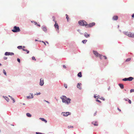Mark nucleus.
<instances>
[{
    "label": "nucleus",
    "mask_w": 134,
    "mask_h": 134,
    "mask_svg": "<svg viewBox=\"0 0 134 134\" xmlns=\"http://www.w3.org/2000/svg\"><path fill=\"white\" fill-rule=\"evenodd\" d=\"M42 29H43V31L44 32H46L47 30L46 28V27L44 26H42L41 27Z\"/></svg>",
    "instance_id": "obj_12"
},
{
    "label": "nucleus",
    "mask_w": 134,
    "mask_h": 134,
    "mask_svg": "<svg viewBox=\"0 0 134 134\" xmlns=\"http://www.w3.org/2000/svg\"><path fill=\"white\" fill-rule=\"evenodd\" d=\"M46 102L47 103H49V104L50 103L48 101H46Z\"/></svg>",
    "instance_id": "obj_51"
},
{
    "label": "nucleus",
    "mask_w": 134,
    "mask_h": 134,
    "mask_svg": "<svg viewBox=\"0 0 134 134\" xmlns=\"http://www.w3.org/2000/svg\"><path fill=\"white\" fill-rule=\"evenodd\" d=\"M23 105H25V103H23Z\"/></svg>",
    "instance_id": "obj_62"
},
{
    "label": "nucleus",
    "mask_w": 134,
    "mask_h": 134,
    "mask_svg": "<svg viewBox=\"0 0 134 134\" xmlns=\"http://www.w3.org/2000/svg\"><path fill=\"white\" fill-rule=\"evenodd\" d=\"M64 86L65 88H67V86L66 84H64Z\"/></svg>",
    "instance_id": "obj_34"
},
{
    "label": "nucleus",
    "mask_w": 134,
    "mask_h": 134,
    "mask_svg": "<svg viewBox=\"0 0 134 134\" xmlns=\"http://www.w3.org/2000/svg\"><path fill=\"white\" fill-rule=\"evenodd\" d=\"M12 31L14 32H20V30L19 27L15 26L13 27V29L12 30Z\"/></svg>",
    "instance_id": "obj_4"
},
{
    "label": "nucleus",
    "mask_w": 134,
    "mask_h": 134,
    "mask_svg": "<svg viewBox=\"0 0 134 134\" xmlns=\"http://www.w3.org/2000/svg\"><path fill=\"white\" fill-rule=\"evenodd\" d=\"M108 90H109L110 89V87H109L108 88Z\"/></svg>",
    "instance_id": "obj_53"
},
{
    "label": "nucleus",
    "mask_w": 134,
    "mask_h": 134,
    "mask_svg": "<svg viewBox=\"0 0 134 134\" xmlns=\"http://www.w3.org/2000/svg\"><path fill=\"white\" fill-rule=\"evenodd\" d=\"M128 102L130 104H131V100H130V99H128Z\"/></svg>",
    "instance_id": "obj_37"
},
{
    "label": "nucleus",
    "mask_w": 134,
    "mask_h": 134,
    "mask_svg": "<svg viewBox=\"0 0 134 134\" xmlns=\"http://www.w3.org/2000/svg\"><path fill=\"white\" fill-rule=\"evenodd\" d=\"M2 65L1 63H0V66H2Z\"/></svg>",
    "instance_id": "obj_60"
},
{
    "label": "nucleus",
    "mask_w": 134,
    "mask_h": 134,
    "mask_svg": "<svg viewBox=\"0 0 134 134\" xmlns=\"http://www.w3.org/2000/svg\"><path fill=\"white\" fill-rule=\"evenodd\" d=\"M127 78H125L122 79V80L124 81H128Z\"/></svg>",
    "instance_id": "obj_27"
},
{
    "label": "nucleus",
    "mask_w": 134,
    "mask_h": 134,
    "mask_svg": "<svg viewBox=\"0 0 134 134\" xmlns=\"http://www.w3.org/2000/svg\"><path fill=\"white\" fill-rule=\"evenodd\" d=\"M63 67L64 68H66V67L65 65H63Z\"/></svg>",
    "instance_id": "obj_47"
},
{
    "label": "nucleus",
    "mask_w": 134,
    "mask_h": 134,
    "mask_svg": "<svg viewBox=\"0 0 134 134\" xmlns=\"http://www.w3.org/2000/svg\"><path fill=\"white\" fill-rule=\"evenodd\" d=\"M22 47H23V48L24 49V48H25V46H23Z\"/></svg>",
    "instance_id": "obj_57"
},
{
    "label": "nucleus",
    "mask_w": 134,
    "mask_h": 134,
    "mask_svg": "<svg viewBox=\"0 0 134 134\" xmlns=\"http://www.w3.org/2000/svg\"><path fill=\"white\" fill-rule=\"evenodd\" d=\"M41 94V93L39 92L38 93H37L35 94V95H40Z\"/></svg>",
    "instance_id": "obj_38"
},
{
    "label": "nucleus",
    "mask_w": 134,
    "mask_h": 134,
    "mask_svg": "<svg viewBox=\"0 0 134 134\" xmlns=\"http://www.w3.org/2000/svg\"><path fill=\"white\" fill-rule=\"evenodd\" d=\"M96 101H97V102H99V103H101V102H100V100H98V99H97L96 100Z\"/></svg>",
    "instance_id": "obj_39"
},
{
    "label": "nucleus",
    "mask_w": 134,
    "mask_h": 134,
    "mask_svg": "<svg viewBox=\"0 0 134 134\" xmlns=\"http://www.w3.org/2000/svg\"><path fill=\"white\" fill-rule=\"evenodd\" d=\"M35 41H38L36 39V40H35Z\"/></svg>",
    "instance_id": "obj_59"
},
{
    "label": "nucleus",
    "mask_w": 134,
    "mask_h": 134,
    "mask_svg": "<svg viewBox=\"0 0 134 134\" xmlns=\"http://www.w3.org/2000/svg\"><path fill=\"white\" fill-rule=\"evenodd\" d=\"M99 97V96H95V95H94V97L96 98V99H97V98H96L97 97Z\"/></svg>",
    "instance_id": "obj_40"
},
{
    "label": "nucleus",
    "mask_w": 134,
    "mask_h": 134,
    "mask_svg": "<svg viewBox=\"0 0 134 134\" xmlns=\"http://www.w3.org/2000/svg\"><path fill=\"white\" fill-rule=\"evenodd\" d=\"M32 60H36V59H35V57L34 56H33L32 57Z\"/></svg>",
    "instance_id": "obj_30"
},
{
    "label": "nucleus",
    "mask_w": 134,
    "mask_h": 134,
    "mask_svg": "<svg viewBox=\"0 0 134 134\" xmlns=\"http://www.w3.org/2000/svg\"><path fill=\"white\" fill-rule=\"evenodd\" d=\"M128 98H124V99L126 101H127V100L128 99Z\"/></svg>",
    "instance_id": "obj_44"
},
{
    "label": "nucleus",
    "mask_w": 134,
    "mask_h": 134,
    "mask_svg": "<svg viewBox=\"0 0 134 134\" xmlns=\"http://www.w3.org/2000/svg\"><path fill=\"white\" fill-rule=\"evenodd\" d=\"M46 42V43H47L48 44V42Z\"/></svg>",
    "instance_id": "obj_64"
},
{
    "label": "nucleus",
    "mask_w": 134,
    "mask_h": 134,
    "mask_svg": "<svg viewBox=\"0 0 134 134\" xmlns=\"http://www.w3.org/2000/svg\"><path fill=\"white\" fill-rule=\"evenodd\" d=\"M128 81H131L134 78L133 77H130L128 78H127Z\"/></svg>",
    "instance_id": "obj_16"
},
{
    "label": "nucleus",
    "mask_w": 134,
    "mask_h": 134,
    "mask_svg": "<svg viewBox=\"0 0 134 134\" xmlns=\"http://www.w3.org/2000/svg\"><path fill=\"white\" fill-rule=\"evenodd\" d=\"M53 21L54 22H55V23H57V21L54 20V19H53Z\"/></svg>",
    "instance_id": "obj_45"
},
{
    "label": "nucleus",
    "mask_w": 134,
    "mask_h": 134,
    "mask_svg": "<svg viewBox=\"0 0 134 134\" xmlns=\"http://www.w3.org/2000/svg\"><path fill=\"white\" fill-rule=\"evenodd\" d=\"M100 99H103L104 100H105V99L103 97H101V98H100Z\"/></svg>",
    "instance_id": "obj_41"
},
{
    "label": "nucleus",
    "mask_w": 134,
    "mask_h": 134,
    "mask_svg": "<svg viewBox=\"0 0 134 134\" xmlns=\"http://www.w3.org/2000/svg\"><path fill=\"white\" fill-rule=\"evenodd\" d=\"M68 128L69 129L70 128H73V126H68Z\"/></svg>",
    "instance_id": "obj_31"
},
{
    "label": "nucleus",
    "mask_w": 134,
    "mask_h": 134,
    "mask_svg": "<svg viewBox=\"0 0 134 134\" xmlns=\"http://www.w3.org/2000/svg\"><path fill=\"white\" fill-rule=\"evenodd\" d=\"M10 98H11H11H13V97H12L11 96H10Z\"/></svg>",
    "instance_id": "obj_61"
},
{
    "label": "nucleus",
    "mask_w": 134,
    "mask_h": 134,
    "mask_svg": "<svg viewBox=\"0 0 134 134\" xmlns=\"http://www.w3.org/2000/svg\"><path fill=\"white\" fill-rule=\"evenodd\" d=\"M131 16H132V18H134V14H133Z\"/></svg>",
    "instance_id": "obj_43"
},
{
    "label": "nucleus",
    "mask_w": 134,
    "mask_h": 134,
    "mask_svg": "<svg viewBox=\"0 0 134 134\" xmlns=\"http://www.w3.org/2000/svg\"><path fill=\"white\" fill-rule=\"evenodd\" d=\"M65 15L66 16V19H67V21L68 22H69V18L68 16V15L67 14H66Z\"/></svg>",
    "instance_id": "obj_24"
},
{
    "label": "nucleus",
    "mask_w": 134,
    "mask_h": 134,
    "mask_svg": "<svg viewBox=\"0 0 134 134\" xmlns=\"http://www.w3.org/2000/svg\"><path fill=\"white\" fill-rule=\"evenodd\" d=\"M37 25L40 27V24H38Z\"/></svg>",
    "instance_id": "obj_56"
},
{
    "label": "nucleus",
    "mask_w": 134,
    "mask_h": 134,
    "mask_svg": "<svg viewBox=\"0 0 134 134\" xmlns=\"http://www.w3.org/2000/svg\"><path fill=\"white\" fill-rule=\"evenodd\" d=\"M26 116L29 117H30L31 116V115L29 113H27L26 114Z\"/></svg>",
    "instance_id": "obj_21"
},
{
    "label": "nucleus",
    "mask_w": 134,
    "mask_h": 134,
    "mask_svg": "<svg viewBox=\"0 0 134 134\" xmlns=\"http://www.w3.org/2000/svg\"><path fill=\"white\" fill-rule=\"evenodd\" d=\"M90 36V34H88L87 32H85L84 34V36L86 38L89 37Z\"/></svg>",
    "instance_id": "obj_14"
},
{
    "label": "nucleus",
    "mask_w": 134,
    "mask_h": 134,
    "mask_svg": "<svg viewBox=\"0 0 134 134\" xmlns=\"http://www.w3.org/2000/svg\"><path fill=\"white\" fill-rule=\"evenodd\" d=\"M44 84L43 79L42 78H41L40 79V82L39 83L40 85L42 86Z\"/></svg>",
    "instance_id": "obj_8"
},
{
    "label": "nucleus",
    "mask_w": 134,
    "mask_h": 134,
    "mask_svg": "<svg viewBox=\"0 0 134 134\" xmlns=\"http://www.w3.org/2000/svg\"><path fill=\"white\" fill-rule=\"evenodd\" d=\"M60 98L62 99L63 103H66L67 104H69L70 103L71 99L69 98H67L65 96L63 95L62 97H60Z\"/></svg>",
    "instance_id": "obj_1"
},
{
    "label": "nucleus",
    "mask_w": 134,
    "mask_h": 134,
    "mask_svg": "<svg viewBox=\"0 0 134 134\" xmlns=\"http://www.w3.org/2000/svg\"><path fill=\"white\" fill-rule=\"evenodd\" d=\"M52 18L53 19H55V17L54 16H53L52 17Z\"/></svg>",
    "instance_id": "obj_52"
},
{
    "label": "nucleus",
    "mask_w": 134,
    "mask_h": 134,
    "mask_svg": "<svg viewBox=\"0 0 134 134\" xmlns=\"http://www.w3.org/2000/svg\"><path fill=\"white\" fill-rule=\"evenodd\" d=\"M54 26L55 28L57 29V30H58V32L59 26L58 24L57 23H55L54 25Z\"/></svg>",
    "instance_id": "obj_11"
},
{
    "label": "nucleus",
    "mask_w": 134,
    "mask_h": 134,
    "mask_svg": "<svg viewBox=\"0 0 134 134\" xmlns=\"http://www.w3.org/2000/svg\"><path fill=\"white\" fill-rule=\"evenodd\" d=\"M118 110H119L120 111H121V110L120 109H119V108H118Z\"/></svg>",
    "instance_id": "obj_54"
},
{
    "label": "nucleus",
    "mask_w": 134,
    "mask_h": 134,
    "mask_svg": "<svg viewBox=\"0 0 134 134\" xmlns=\"http://www.w3.org/2000/svg\"><path fill=\"white\" fill-rule=\"evenodd\" d=\"M34 22V23H35V25H36L37 24V22H34V21H33Z\"/></svg>",
    "instance_id": "obj_49"
},
{
    "label": "nucleus",
    "mask_w": 134,
    "mask_h": 134,
    "mask_svg": "<svg viewBox=\"0 0 134 134\" xmlns=\"http://www.w3.org/2000/svg\"><path fill=\"white\" fill-rule=\"evenodd\" d=\"M39 119L42 121H44L45 123H47V121L43 118H40Z\"/></svg>",
    "instance_id": "obj_15"
},
{
    "label": "nucleus",
    "mask_w": 134,
    "mask_h": 134,
    "mask_svg": "<svg viewBox=\"0 0 134 134\" xmlns=\"http://www.w3.org/2000/svg\"><path fill=\"white\" fill-rule=\"evenodd\" d=\"M78 23L80 26H86L87 25V23L84 20H80L79 21Z\"/></svg>",
    "instance_id": "obj_2"
},
{
    "label": "nucleus",
    "mask_w": 134,
    "mask_h": 134,
    "mask_svg": "<svg viewBox=\"0 0 134 134\" xmlns=\"http://www.w3.org/2000/svg\"><path fill=\"white\" fill-rule=\"evenodd\" d=\"M81 84V83H78L77 84V88H79L80 90H81L82 89V88L80 87H79L80 85Z\"/></svg>",
    "instance_id": "obj_19"
},
{
    "label": "nucleus",
    "mask_w": 134,
    "mask_h": 134,
    "mask_svg": "<svg viewBox=\"0 0 134 134\" xmlns=\"http://www.w3.org/2000/svg\"><path fill=\"white\" fill-rule=\"evenodd\" d=\"M4 60H6L7 59V58L6 57H4Z\"/></svg>",
    "instance_id": "obj_42"
},
{
    "label": "nucleus",
    "mask_w": 134,
    "mask_h": 134,
    "mask_svg": "<svg viewBox=\"0 0 134 134\" xmlns=\"http://www.w3.org/2000/svg\"><path fill=\"white\" fill-rule=\"evenodd\" d=\"M77 76L78 77H82V74L81 72H79L77 74Z\"/></svg>",
    "instance_id": "obj_20"
},
{
    "label": "nucleus",
    "mask_w": 134,
    "mask_h": 134,
    "mask_svg": "<svg viewBox=\"0 0 134 134\" xmlns=\"http://www.w3.org/2000/svg\"><path fill=\"white\" fill-rule=\"evenodd\" d=\"M42 42L45 45H46V43L44 42L43 41H42Z\"/></svg>",
    "instance_id": "obj_46"
},
{
    "label": "nucleus",
    "mask_w": 134,
    "mask_h": 134,
    "mask_svg": "<svg viewBox=\"0 0 134 134\" xmlns=\"http://www.w3.org/2000/svg\"><path fill=\"white\" fill-rule=\"evenodd\" d=\"M131 58H129L127 59L126 60V62H128L130 61L131 60Z\"/></svg>",
    "instance_id": "obj_29"
},
{
    "label": "nucleus",
    "mask_w": 134,
    "mask_h": 134,
    "mask_svg": "<svg viewBox=\"0 0 134 134\" xmlns=\"http://www.w3.org/2000/svg\"><path fill=\"white\" fill-rule=\"evenodd\" d=\"M103 57H104L105 59H107V58L106 57V56H103Z\"/></svg>",
    "instance_id": "obj_50"
},
{
    "label": "nucleus",
    "mask_w": 134,
    "mask_h": 134,
    "mask_svg": "<svg viewBox=\"0 0 134 134\" xmlns=\"http://www.w3.org/2000/svg\"><path fill=\"white\" fill-rule=\"evenodd\" d=\"M79 33H80V34L81 35V34H82L81 32H79Z\"/></svg>",
    "instance_id": "obj_58"
},
{
    "label": "nucleus",
    "mask_w": 134,
    "mask_h": 134,
    "mask_svg": "<svg viewBox=\"0 0 134 134\" xmlns=\"http://www.w3.org/2000/svg\"><path fill=\"white\" fill-rule=\"evenodd\" d=\"M119 85L121 89H123L124 88V86L123 84L120 83L119 84Z\"/></svg>",
    "instance_id": "obj_18"
},
{
    "label": "nucleus",
    "mask_w": 134,
    "mask_h": 134,
    "mask_svg": "<svg viewBox=\"0 0 134 134\" xmlns=\"http://www.w3.org/2000/svg\"><path fill=\"white\" fill-rule=\"evenodd\" d=\"M130 92L131 93L132 92H134V90L133 89H132L130 90Z\"/></svg>",
    "instance_id": "obj_33"
},
{
    "label": "nucleus",
    "mask_w": 134,
    "mask_h": 134,
    "mask_svg": "<svg viewBox=\"0 0 134 134\" xmlns=\"http://www.w3.org/2000/svg\"><path fill=\"white\" fill-rule=\"evenodd\" d=\"M96 123V122H95L94 123V122H92V124H93L95 126H97L98 125Z\"/></svg>",
    "instance_id": "obj_23"
},
{
    "label": "nucleus",
    "mask_w": 134,
    "mask_h": 134,
    "mask_svg": "<svg viewBox=\"0 0 134 134\" xmlns=\"http://www.w3.org/2000/svg\"><path fill=\"white\" fill-rule=\"evenodd\" d=\"M3 72L5 75H7V73L4 69L3 70Z\"/></svg>",
    "instance_id": "obj_28"
},
{
    "label": "nucleus",
    "mask_w": 134,
    "mask_h": 134,
    "mask_svg": "<svg viewBox=\"0 0 134 134\" xmlns=\"http://www.w3.org/2000/svg\"><path fill=\"white\" fill-rule=\"evenodd\" d=\"M119 27V25H118V28Z\"/></svg>",
    "instance_id": "obj_63"
},
{
    "label": "nucleus",
    "mask_w": 134,
    "mask_h": 134,
    "mask_svg": "<svg viewBox=\"0 0 134 134\" xmlns=\"http://www.w3.org/2000/svg\"><path fill=\"white\" fill-rule=\"evenodd\" d=\"M23 51H26L27 52V54H28L29 53V51L27 50V49H24V48H23Z\"/></svg>",
    "instance_id": "obj_22"
},
{
    "label": "nucleus",
    "mask_w": 134,
    "mask_h": 134,
    "mask_svg": "<svg viewBox=\"0 0 134 134\" xmlns=\"http://www.w3.org/2000/svg\"><path fill=\"white\" fill-rule=\"evenodd\" d=\"M87 40H83L82 41V42L83 44H85L86 42H87Z\"/></svg>",
    "instance_id": "obj_26"
},
{
    "label": "nucleus",
    "mask_w": 134,
    "mask_h": 134,
    "mask_svg": "<svg viewBox=\"0 0 134 134\" xmlns=\"http://www.w3.org/2000/svg\"><path fill=\"white\" fill-rule=\"evenodd\" d=\"M95 23H92L88 24L87 26H88L87 27H91L95 25Z\"/></svg>",
    "instance_id": "obj_10"
},
{
    "label": "nucleus",
    "mask_w": 134,
    "mask_h": 134,
    "mask_svg": "<svg viewBox=\"0 0 134 134\" xmlns=\"http://www.w3.org/2000/svg\"><path fill=\"white\" fill-rule=\"evenodd\" d=\"M17 61L19 63H20V59L19 58H18L17 59Z\"/></svg>",
    "instance_id": "obj_36"
},
{
    "label": "nucleus",
    "mask_w": 134,
    "mask_h": 134,
    "mask_svg": "<svg viewBox=\"0 0 134 134\" xmlns=\"http://www.w3.org/2000/svg\"><path fill=\"white\" fill-rule=\"evenodd\" d=\"M71 113L69 112H62V114L64 116H68L69 115H70V114Z\"/></svg>",
    "instance_id": "obj_6"
},
{
    "label": "nucleus",
    "mask_w": 134,
    "mask_h": 134,
    "mask_svg": "<svg viewBox=\"0 0 134 134\" xmlns=\"http://www.w3.org/2000/svg\"><path fill=\"white\" fill-rule=\"evenodd\" d=\"M96 112H97L96 111V112L95 113H94V116H95L96 115Z\"/></svg>",
    "instance_id": "obj_48"
},
{
    "label": "nucleus",
    "mask_w": 134,
    "mask_h": 134,
    "mask_svg": "<svg viewBox=\"0 0 134 134\" xmlns=\"http://www.w3.org/2000/svg\"><path fill=\"white\" fill-rule=\"evenodd\" d=\"M123 33L124 34L128 36L129 37H134V33H131L128 32H123Z\"/></svg>",
    "instance_id": "obj_3"
},
{
    "label": "nucleus",
    "mask_w": 134,
    "mask_h": 134,
    "mask_svg": "<svg viewBox=\"0 0 134 134\" xmlns=\"http://www.w3.org/2000/svg\"><path fill=\"white\" fill-rule=\"evenodd\" d=\"M93 53L97 57L99 56L100 58V59H102L103 57V56H102V55H100L96 51H93Z\"/></svg>",
    "instance_id": "obj_5"
},
{
    "label": "nucleus",
    "mask_w": 134,
    "mask_h": 134,
    "mask_svg": "<svg viewBox=\"0 0 134 134\" xmlns=\"http://www.w3.org/2000/svg\"><path fill=\"white\" fill-rule=\"evenodd\" d=\"M22 47H23V46H18L17 47V48L18 49H22Z\"/></svg>",
    "instance_id": "obj_25"
},
{
    "label": "nucleus",
    "mask_w": 134,
    "mask_h": 134,
    "mask_svg": "<svg viewBox=\"0 0 134 134\" xmlns=\"http://www.w3.org/2000/svg\"><path fill=\"white\" fill-rule=\"evenodd\" d=\"M3 97L5 99L7 102H8L9 101V99L6 96H3Z\"/></svg>",
    "instance_id": "obj_17"
},
{
    "label": "nucleus",
    "mask_w": 134,
    "mask_h": 134,
    "mask_svg": "<svg viewBox=\"0 0 134 134\" xmlns=\"http://www.w3.org/2000/svg\"><path fill=\"white\" fill-rule=\"evenodd\" d=\"M77 30L78 31L80 32V30L79 29H78Z\"/></svg>",
    "instance_id": "obj_55"
},
{
    "label": "nucleus",
    "mask_w": 134,
    "mask_h": 134,
    "mask_svg": "<svg viewBox=\"0 0 134 134\" xmlns=\"http://www.w3.org/2000/svg\"><path fill=\"white\" fill-rule=\"evenodd\" d=\"M36 134H44V133H42L37 132H36Z\"/></svg>",
    "instance_id": "obj_32"
},
{
    "label": "nucleus",
    "mask_w": 134,
    "mask_h": 134,
    "mask_svg": "<svg viewBox=\"0 0 134 134\" xmlns=\"http://www.w3.org/2000/svg\"><path fill=\"white\" fill-rule=\"evenodd\" d=\"M30 95H31V96H27L26 97V98L27 99H32L34 98V96H33V94L32 93H30L29 94Z\"/></svg>",
    "instance_id": "obj_9"
},
{
    "label": "nucleus",
    "mask_w": 134,
    "mask_h": 134,
    "mask_svg": "<svg viewBox=\"0 0 134 134\" xmlns=\"http://www.w3.org/2000/svg\"><path fill=\"white\" fill-rule=\"evenodd\" d=\"M113 19L114 20H116L118 19V17L117 16H114L113 17Z\"/></svg>",
    "instance_id": "obj_13"
},
{
    "label": "nucleus",
    "mask_w": 134,
    "mask_h": 134,
    "mask_svg": "<svg viewBox=\"0 0 134 134\" xmlns=\"http://www.w3.org/2000/svg\"><path fill=\"white\" fill-rule=\"evenodd\" d=\"M4 55H14V53L13 52H6L5 53Z\"/></svg>",
    "instance_id": "obj_7"
},
{
    "label": "nucleus",
    "mask_w": 134,
    "mask_h": 134,
    "mask_svg": "<svg viewBox=\"0 0 134 134\" xmlns=\"http://www.w3.org/2000/svg\"><path fill=\"white\" fill-rule=\"evenodd\" d=\"M11 99L13 100V103H14L15 102V99H14L13 98H11Z\"/></svg>",
    "instance_id": "obj_35"
}]
</instances>
